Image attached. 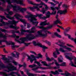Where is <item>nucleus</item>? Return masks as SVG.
Listing matches in <instances>:
<instances>
[{
    "mask_svg": "<svg viewBox=\"0 0 76 76\" xmlns=\"http://www.w3.org/2000/svg\"><path fill=\"white\" fill-rule=\"evenodd\" d=\"M5 1L7 2L8 4H10V5L8 6L6 10V11L8 12L12 7L13 8V10L15 12H20L22 13H24V12L27 10L26 8H23L19 6H13L11 4V3H14L22 5L23 2H22V1L21 0H6Z\"/></svg>",
    "mask_w": 76,
    "mask_h": 76,
    "instance_id": "nucleus-1",
    "label": "nucleus"
},
{
    "mask_svg": "<svg viewBox=\"0 0 76 76\" xmlns=\"http://www.w3.org/2000/svg\"><path fill=\"white\" fill-rule=\"evenodd\" d=\"M0 18H1L2 19H1V22H2V24L0 23V26H5V25H7L9 24H11V25H15V26L16 25V23H18L19 21H15V20H13L12 21H9V23H5L3 21V19L4 20H7L6 18L4 16L2 15H0ZM3 38L4 39H7V34L3 35V34L1 33L0 34V38Z\"/></svg>",
    "mask_w": 76,
    "mask_h": 76,
    "instance_id": "nucleus-2",
    "label": "nucleus"
},
{
    "mask_svg": "<svg viewBox=\"0 0 76 76\" xmlns=\"http://www.w3.org/2000/svg\"><path fill=\"white\" fill-rule=\"evenodd\" d=\"M35 38V36H34L32 34H28L26 37L20 38V39L21 41V43L24 44L25 45V47H28L29 45L31 44V43H25V41L34 39Z\"/></svg>",
    "mask_w": 76,
    "mask_h": 76,
    "instance_id": "nucleus-3",
    "label": "nucleus"
},
{
    "mask_svg": "<svg viewBox=\"0 0 76 76\" xmlns=\"http://www.w3.org/2000/svg\"><path fill=\"white\" fill-rule=\"evenodd\" d=\"M26 13L28 14V15H26L25 18H27L28 20L32 22L33 24H35L37 23V25L36 26H37L39 22L38 21L34 22L33 20H37V19L36 18H37V16H33V15L31 14V12H29V11H26Z\"/></svg>",
    "mask_w": 76,
    "mask_h": 76,
    "instance_id": "nucleus-4",
    "label": "nucleus"
},
{
    "mask_svg": "<svg viewBox=\"0 0 76 76\" xmlns=\"http://www.w3.org/2000/svg\"><path fill=\"white\" fill-rule=\"evenodd\" d=\"M20 27L21 28V29L20 30L21 31V34L23 35L24 34L25 32H28V33H30V34L34 33L36 32V29H35V27L33 26L31 29V30L30 29H28V30H25L24 29H26L25 27L23 26V25H20Z\"/></svg>",
    "mask_w": 76,
    "mask_h": 76,
    "instance_id": "nucleus-5",
    "label": "nucleus"
},
{
    "mask_svg": "<svg viewBox=\"0 0 76 76\" xmlns=\"http://www.w3.org/2000/svg\"><path fill=\"white\" fill-rule=\"evenodd\" d=\"M38 56H35L33 55H30L31 57L29 56H28V59L30 60V62L31 63L33 62V61L35 60L34 63L37 64L39 62L37 61V59L36 58H41L42 57V56L41 54H38Z\"/></svg>",
    "mask_w": 76,
    "mask_h": 76,
    "instance_id": "nucleus-6",
    "label": "nucleus"
},
{
    "mask_svg": "<svg viewBox=\"0 0 76 76\" xmlns=\"http://www.w3.org/2000/svg\"><path fill=\"white\" fill-rule=\"evenodd\" d=\"M56 44H57L60 46V47H63L64 48H65L66 49V50H67L69 51H72V49H71L70 48L67 47L66 46L63 45H64L65 44V43L64 42H63L61 41V40H58V42H57L56 43Z\"/></svg>",
    "mask_w": 76,
    "mask_h": 76,
    "instance_id": "nucleus-7",
    "label": "nucleus"
},
{
    "mask_svg": "<svg viewBox=\"0 0 76 76\" xmlns=\"http://www.w3.org/2000/svg\"><path fill=\"white\" fill-rule=\"evenodd\" d=\"M5 42L6 44H8L9 45L11 44L12 48L13 50H15V48H18V47H19V46H16L15 45V43L12 42L10 41L9 42H7V41L6 39L2 40H0V45H2V43H1V42Z\"/></svg>",
    "mask_w": 76,
    "mask_h": 76,
    "instance_id": "nucleus-8",
    "label": "nucleus"
},
{
    "mask_svg": "<svg viewBox=\"0 0 76 76\" xmlns=\"http://www.w3.org/2000/svg\"><path fill=\"white\" fill-rule=\"evenodd\" d=\"M30 4H31L34 5V6L33 7H29V8H30V10L32 11V12H35V9H37V11L39 10V8L38 7V6H39L37 5V4L34 3V2L32 1L30 2Z\"/></svg>",
    "mask_w": 76,
    "mask_h": 76,
    "instance_id": "nucleus-9",
    "label": "nucleus"
},
{
    "mask_svg": "<svg viewBox=\"0 0 76 76\" xmlns=\"http://www.w3.org/2000/svg\"><path fill=\"white\" fill-rule=\"evenodd\" d=\"M14 16L15 17V18L17 19H18V20H20L21 22H23V23L25 22V19L19 18H23V16H22L20 14L16 13L15 15H14Z\"/></svg>",
    "mask_w": 76,
    "mask_h": 76,
    "instance_id": "nucleus-10",
    "label": "nucleus"
},
{
    "mask_svg": "<svg viewBox=\"0 0 76 76\" xmlns=\"http://www.w3.org/2000/svg\"><path fill=\"white\" fill-rule=\"evenodd\" d=\"M72 73L73 74L66 72L65 74L61 73V75H64L65 76H76V73L75 72H72Z\"/></svg>",
    "mask_w": 76,
    "mask_h": 76,
    "instance_id": "nucleus-11",
    "label": "nucleus"
},
{
    "mask_svg": "<svg viewBox=\"0 0 76 76\" xmlns=\"http://www.w3.org/2000/svg\"><path fill=\"white\" fill-rule=\"evenodd\" d=\"M8 13L9 14H7L5 12V15H7V16H6V18L10 19V20H12V19H13V17H12L9 15H12L13 14V12L12 11H10L8 12Z\"/></svg>",
    "mask_w": 76,
    "mask_h": 76,
    "instance_id": "nucleus-12",
    "label": "nucleus"
},
{
    "mask_svg": "<svg viewBox=\"0 0 76 76\" xmlns=\"http://www.w3.org/2000/svg\"><path fill=\"white\" fill-rule=\"evenodd\" d=\"M46 60H47L48 61H52L53 60H54V61L55 62V63H57V61L54 59V58L52 57L51 58H50V57H48V56H47V53H46Z\"/></svg>",
    "mask_w": 76,
    "mask_h": 76,
    "instance_id": "nucleus-13",
    "label": "nucleus"
},
{
    "mask_svg": "<svg viewBox=\"0 0 76 76\" xmlns=\"http://www.w3.org/2000/svg\"><path fill=\"white\" fill-rule=\"evenodd\" d=\"M39 68H40L41 69H52V67L51 66H50L49 67V68H48L47 67H36L35 68L32 69V70H33V71H36L38 69H39Z\"/></svg>",
    "mask_w": 76,
    "mask_h": 76,
    "instance_id": "nucleus-14",
    "label": "nucleus"
},
{
    "mask_svg": "<svg viewBox=\"0 0 76 76\" xmlns=\"http://www.w3.org/2000/svg\"><path fill=\"white\" fill-rule=\"evenodd\" d=\"M59 51L62 53H65L66 52V50L63 49L61 48H60L59 50L57 48L56 49V51L57 52V54H60V53L59 52Z\"/></svg>",
    "mask_w": 76,
    "mask_h": 76,
    "instance_id": "nucleus-15",
    "label": "nucleus"
},
{
    "mask_svg": "<svg viewBox=\"0 0 76 76\" xmlns=\"http://www.w3.org/2000/svg\"><path fill=\"white\" fill-rule=\"evenodd\" d=\"M11 54L13 57H15L16 58H18L19 57V53L18 52L15 51L12 53Z\"/></svg>",
    "mask_w": 76,
    "mask_h": 76,
    "instance_id": "nucleus-16",
    "label": "nucleus"
},
{
    "mask_svg": "<svg viewBox=\"0 0 76 76\" xmlns=\"http://www.w3.org/2000/svg\"><path fill=\"white\" fill-rule=\"evenodd\" d=\"M41 63L42 64H44L43 65L44 66H50L52 64H54V62H53L52 63H49L48 64L47 62L45 61H42L41 62Z\"/></svg>",
    "mask_w": 76,
    "mask_h": 76,
    "instance_id": "nucleus-17",
    "label": "nucleus"
},
{
    "mask_svg": "<svg viewBox=\"0 0 76 76\" xmlns=\"http://www.w3.org/2000/svg\"><path fill=\"white\" fill-rule=\"evenodd\" d=\"M47 22V20H46L43 22H41L40 23V25L41 26H45L46 25H49L50 23H46Z\"/></svg>",
    "mask_w": 76,
    "mask_h": 76,
    "instance_id": "nucleus-18",
    "label": "nucleus"
},
{
    "mask_svg": "<svg viewBox=\"0 0 76 76\" xmlns=\"http://www.w3.org/2000/svg\"><path fill=\"white\" fill-rule=\"evenodd\" d=\"M50 15H51V13H50V12L49 11H48L47 14H46V17L44 16L43 17L41 18V19H44V20H45V19H46V18H50Z\"/></svg>",
    "mask_w": 76,
    "mask_h": 76,
    "instance_id": "nucleus-19",
    "label": "nucleus"
},
{
    "mask_svg": "<svg viewBox=\"0 0 76 76\" xmlns=\"http://www.w3.org/2000/svg\"><path fill=\"white\" fill-rule=\"evenodd\" d=\"M38 46H39V47H41L43 48V51H44V52L45 51V49H48V47H46L45 46H43L42 45V44H41V43H38Z\"/></svg>",
    "mask_w": 76,
    "mask_h": 76,
    "instance_id": "nucleus-20",
    "label": "nucleus"
},
{
    "mask_svg": "<svg viewBox=\"0 0 76 76\" xmlns=\"http://www.w3.org/2000/svg\"><path fill=\"white\" fill-rule=\"evenodd\" d=\"M50 8L53 10L52 12L51 13V15H55L57 13V11L53 7H50Z\"/></svg>",
    "mask_w": 76,
    "mask_h": 76,
    "instance_id": "nucleus-21",
    "label": "nucleus"
},
{
    "mask_svg": "<svg viewBox=\"0 0 76 76\" xmlns=\"http://www.w3.org/2000/svg\"><path fill=\"white\" fill-rule=\"evenodd\" d=\"M55 63L56 66H66V65L65 62H64L62 63L61 64H59L57 62H56Z\"/></svg>",
    "mask_w": 76,
    "mask_h": 76,
    "instance_id": "nucleus-22",
    "label": "nucleus"
},
{
    "mask_svg": "<svg viewBox=\"0 0 76 76\" xmlns=\"http://www.w3.org/2000/svg\"><path fill=\"white\" fill-rule=\"evenodd\" d=\"M2 60H4L5 63H10V61H9V59H8L6 58L3 57L2 58Z\"/></svg>",
    "mask_w": 76,
    "mask_h": 76,
    "instance_id": "nucleus-23",
    "label": "nucleus"
},
{
    "mask_svg": "<svg viewBox=\"0 0 76 76\" xmlns=\"http://www.w3.org/2000/svg\"><path fill=\"white\" fill-rule=\"evenodd\" d=\"M42 30H40L39 31H37V33L38 35H36V37H38L39 36H41L42 35V32L43 31Z\"/></svg>",
    "mask_w": 76,
    "mask_h": 76,
    "instance_id": "nucleus-24",
    "label": "nucleus"
},
{
    "mask_svg": "<svg viewBox=\"0 0 76 76\" xmlns=\"http://www.w3.org/2000/svg\"><path fill=\"white\" fill-rule=\"evenodd\" d=\"M58 23L61 24V22H60V20L58 19H57L56 21L54 22L53 25H56V24H57Z\"/></svg>",
    "mask_w": 76,
    "mask_h": 76,
    "instance_id": "nucleus-25",
    "label": "nucleus"
},
{
    "mask_svg": "<svg viewBox=\"0 0 76 76\" xmlns=\"http://www.w3.org/2000/svg\"><path fill=\"white\" fill-rule=\"evenodd\" d=\"M50 73L53 74V75H59L60 73L58 72V71L57 70H56L54 72L53 71H51Z\"/></svg>",
    "mask_w": 76,
    "mask_h": 76,
    "instance_id": "nucleus-26",
    "label": "nucleus"
},
{
    "mask_svg": "<svg viewBox=\"0 0 76 76\" xmlns=\"http://www.w3.org/2000/svg\"><path fill=\"white\" fill-rule=\"evenodd\" d=\"M9 27L10 28H13V29H19V27L15 26L13 25H11L9 26Z\"/></svg>",
    "mask_w": 76,
    "mask_h": 76,
    "instance_id": "nucleus-27",
    "label": "nucleus"
},
{
    "mask_svg": "<svg viewBox=\"0 0 76 76\" xmlns=\"http://www.w3.org/2000/svg\"><path fill=\"white\" fill-rule=\"evenodd\" d=\"M52 26H47L45 28H44V30H43V32L44 31H46V30H48L49 29H51V28H52Z\"/></svg>",
    "mask_w": 76,
    "mask_h": 76,
    "instance_id": "nucleus-28",
    "label": "nucleus"
},
{
    "mask_svg": "<svg viewBox=\"0 0 76 76\" xmlns=\"http://www.w3.org/2000/svg\"><path fill=\"white\" fill-rule=\"evenodd\" d=\"M65 57L69 60H72L73 58V56H72L71 57H70L68 56H66Z\"/></svg>",
    "mask_w": 76,
    "mask_h": 76,
    "instance_id": "nucleus-29",
    "label": "nucleus"
},
{
    "mask_svg": "<svg viewBox=\"0 0 76 76\" xmlns=\"http://www.w3.org/2000/svg\"><path fill=\"white\" fill-rule=\"evenodd\" d=\"M69 38L70 39V40H72V41H73L75 42V43L76 44V38H71L70 36H69Z\"/></svg>",
    "mask_w": 76,
    "mask_h": 76,
    "instance_id": "nucleus-30",
    "label": "nucleus"
},
{
    "mask_svg": "<svg viewBox=\"0 0 76 76\" xmlns=\"http://www.w3.org/2000/svg\"><path fill=\"white\" fill-rule=\"evenodd\" d=\"M10 37H14V38H19V36H17L15 34H13L11 36H10Z\"/></svg>",
    "mask_w": 76,
    "mask_h": 76,
    "instance_id": "nucleus-31",
    "label": "nucleus"
},
{
    "mask_svg": "<svg viewBox=\"0 0 76 76\" xmlns=\"http://www.w3.org/2000/svg\"><path fill=\"white\" fill-rule=\"evenodd\" d=\"M54 35L57 37H58V38H61V36L58 34L56 32H55Z\"/></svg>",
    "mask_w": 76,
    "mask_h": 76,
    "instance_id": "nucleus-32",
    "label": "nucleus"
},
{
    "mask_svg": "<svg viewBox=\"0 0 76 76\" xmlns=\"http://www.w3.org/2000/svg\"><path fill=\"white\" fill-rule=\"evenodd\" d=\"M44 33H45V34H52L51 32L47 30H44Z\"/></svg>",
    "mask_w": 76,
    "mask_h": 76,
    "instance_id": "nucleus-33",
    "label": "nucleus"
},
{
    "mask_svg": "<svg viewBox=\"0 0 76 76\" xmlns=\"http://www.w3.org/2000/svg\"><path fill=\"white\" fill-rule=\"evenodd\" d=\"M57 13H59L60 15H63V10H59L57 12Z\"/></svg>",
    "mask_w": 76,
    "mask_h": 76,
    "instance_id": "nucleus-34",
    "label": "nucleus"
},
{
    "mask_svg": "<svg viewBox=\"0 0 76 76\" xmlns=\"http://www.w3.org/2000/svg\"><path fill=\"white\" fill-rule=\"evenodd\" d=\"M42 16H43V15L42 14H36V15H33V16H37H37H38V17H39V18H41V17H42Z\"/></svg>",
    "mask_w": 76,
    "mask_h": 76,
    "instance_id": "nucleus-35",
    "label": "nucleus"
},
{
    "mask_svg": "<svg viewBox=\"0 0 76 76\" xmlns=\"http://www.w3.org/2000/svg\"><path fill=\"white\" fill-rule=\"evenodd\" d=\"M37 66V65L35 64H34L31 65H30L28 66L29 67H31V68H32L33 67H35Z\"/></svg>",
    "mask_w": 76,
    "mask_h": 76,
    "instance_id": "nucleus-36",
    "label": "nucleus"
},
{
    "mask_svg": "<svg viewBox=\"0 0 76 76\" xmlns=\"http://www.w3.org/2000/svg\"><path fill=\"white\" fill-rule=\"evenodd\" d=\"M53 56L55 58H57V56L56 55V51H55L53 52Z\"/></svg>",
    "mask_w": 76,
    "mask_h": 76,
    "instance_id": "nucleus-37",
    "label": "nucleus"
},
{
    "mask_svg": "<svg viewBox=\"0 0 76 76\" xmlns=\"http://www.w3.org/2000/svg\"><path fill=\"white\" fill-rule=\"evenodd\" d=\"M46 34H42L41 37H42L43 38H45L47 36V34L45 33Z\"/></svg>",
    "mask_w": 76,
    "mask_h": 76,
    "instance_id": "nucleus-38",
    "label": "nucleus"
},
{
    "mask_svg": "<svg viewBox=\"0 0 76 76\" xmlns=\"http://www.w3.org/2000/svg\"><path fill=\"white\" fill-rule=\"evenodd\" d=\"M70 27H69L65 29V30L66 32H69L70 31Z\"/></svg>",
    "mask_w": 76,
    "mask_h": 76,
    "instance_id": "nucleus-39",
    "label": "nucleus"
},
{
    "mask_svg": "<svg viewBox=\"0 0 76 76\" xmlns=\"http://www.w3.org/2000/svg\"><path fill=\"white\" fill-rule=\"evenodd\" d=\"M76 0H74L72 1V6H75V5H76Z\"/></svg>",
    "mask_w": 76,
    "mask_h": 76,
    "instance_id": "nucleus-40",
    "label": "nucleus"
},
{
    "mask_svg": "<svg viewBox=\"0 0 76 76\" xmlns=\"http://www.w3.org/2000/svg\"><path fill=\"white\" fill-rule=\"evenodd\" d=\"M63 11L64 15L66 14V13H67V9H65L64 10H63Z\"/></svg>",
    "mask_w": 76,
    "mask_h": 76,
    "instance_id": "nucleus-41",
    "label": "nucleus"
},
{
    "mask_svg": "<svg viewBox=\"0 0 76 76\" xmlns=\"http://www.w3.org/2000/svg\"><path fill=\"white\" fill-rule=\"evenodd\" d=\"M41 12H42L43 14H44L45 12V10H44V8H43L42 10L40 11Z\"/></svg>",
    "mask_w": 76,
    "mask_h": 76,
    "instance_id": "nucleus-42",
    "label": "nucleus"
},
{
    "mask_svg": "<svg viewBox=\"0 0 76 76\" xmlns=\"http://www.w3.org/2000/svg\"><path fill=\"white\" fill-rule=\"evenodd\" d=\"M42 4L43 5H44V4H44V3L42 2H41V3L40 4H37V6H40V5H41Z\"/></svg>",
    "mask_w": 76,
    "mask_h": 76,
    "instance_id": "nucleus-43",
    "label": "nucleus"
},
{
    "mask_svg": "<svg viewBox=\"0 0 76 76\" xmlns=\"http://www.w3.org/2000/svg\"><path fill=\"white\" fill-rule=\"evenodd\" d=\"M33 43L34 45H38V44H40V43H39L37 44V42H36L35 41H33Z\"/></svg>",
    "mask_w": 76,
    "mask_h": 76,
    "instance_id": "nucleus-44",
    "label": "nucleus"
},
{
    "mask_svg": "<svg viewBox=\"0 0 76 76\" xmlns=\"http://www.w3.org/2000/svg\"><path fill=\"white\" fill-rule=\"evenodd\" d=\"M62 7L64 8H67L68 7V6H67V5H66L65 4H64L63 5Z\"/></svg>",
    "mask_w": 76,
    "mask_h": 76,
    "instance_id": "nucleus-45",
    "label": "nucleus"
},
{
    "mask_svg": "<svg viewBox=\"0 0 76 76\" xmlns=\"http://www.w3.org/2000/svg\"><path fill=\"white\" fill-rule=\"evenodd\" d=\"M0 31H1L2 32H6V30L3 29L1 28H0Z\"/></svg>",
    "mask_w": 76,
    "mask_h": 76,
    "instance_id": "nucleus-46",
    "label": "nucleus"
},
{
    "mask_svg": "<svg viewBox=\"0 0 76 76\" xmlns=\"http://www.w3.org/2000/svg\"><path fill=\"white\" fill-rule=\"evenodd\" d=\"M37 27H38L39 28H40V29H43V30H44V27H43V26H37Z\"/></svg>",
    "mask_w": 76,
    "mask_h": 76,
    "instance_id": "nucleus-47",
    "label": "nucleus"
},
{
    "mask_svg": "<svg viewBox=\"0 0 76 76\" xmlns=\"http://www.w3.org/2000/svg\"><path fill=\"white\" fill-rule=\"evenodd\" d=\"M48 3H49V4H52V5H53V6H56V4H54V3H53V2H48Z\"/></svg>",
    "mask_w": 76,
    "mask_h": 76,
    "instance_id": "nucleus-48",
    "label": "nucleus"
},
{
    "mask_svg": "<svg viewBox=\"0 0 76 76\" xmlns=\"http://www.w3.org/2000/svg\"><path fill=\"white\" fill-rule=\"evenodd\" d=\"M64 34L65 36H68V37L69 39H70V38H69V36H70L71 38H72L71 37V36L70 35H69L68 34H66L65 32H64Z\"/></svg>",
    "mask_w": 76,
    "mask_h": 76,
    "instance_id": "nucleus-49",
    "label": "nucleus"
},
{
    "mask_svg": "<svg viewBox=\"0 0 76 76\" xmlns=\"http://www.w3.org/2000/svg\"><path fill=\"white\" fill-rule=\"evenodd\" d=\"M0 64L2 65V66H0V69L1 67H3V66H4V64H3V63H2L1 61H0Z\"/></svg>",
    "mask_w": 76,
    "mask_h": 76,
    "instance_id": "nucleus-50",
    "label": "nucleus"
},
{
    "mask_svg": "<svg viewBox=\"0 0 76 76\" xmlns=\"http://www.w3.org/2000/svg\"><path fill=\"white\" fill-rule=\"evenodd\" d=\"M72 22L73 23H75L76 22V19H74L72 21Z\"/></svg>",
    "mask_w": 76,
    "mask_h": 76,
    "instance_id": "nucleus-51",
    "label": "nucleus"
},
{
    "mask_svg": "<svg viewBox=\"0 0 76 76\" xmlns=\"http://www.w3.org/2000/svg\"><path fill=\"white\" fill-rule=\"evenodd\" d=\"M58 61L59 62H60V63H61L63 62V60H61L60 58H58Z\"/></svg>",
    "mask_w": 76,
    "mask_h": 76,
    "instance_id": "nucleus-52",
    "label": "nucleus"
},
{
    "mask_svg": "<svg viewBox=\"0 0 76 76\" xmlns=\"http://www.w3.org/2000/svg\"><path fill=\"white\" fill-rule=\"evenodd\" d=\"M52 1H53L55 3H56V4H58L59 3V2H58V1H55V0H52Z\"/></svg>",
    "mask_w": 76,
    "mask_h": 76,
    "instance_id": "nucleus-53",
    "label": "nucleus"
},
{
    "mask_svg": "<svg viewBox=\"0 0 76 76\" xmlns=\"http://www.w3.org/2000/svg\"><path fill=\"white\" fill-rule=\"evenodd\" d=\"M30 27H31V25L29 23H27V28H29Z\"/></svg>",
    "mask_w": 76,
    "mask_h": 76,
    "instance_id": "nucleus-54",
    "label": "nucleus"
},
{
    "mask_svg": "<svg viewBox=\"0 0 76 76\" xmlns=\"http://www.w3.org/2000/svg\"><path fill=\"white\" fill-rule=\"evenodd\" d=\"M31 53H32V54H34L35 55H37V53H35L33 51H30Z\"/></svg>",
    "mask_w": 76,
    "mask_h": 76,
    "instance_id": "nucleus-55",
    "label": "nucleus"
},
{
    "mask_svg": "<svg viewBox=\"0 0 76 76\" xmlns=\"http://www.w3.org/2000/svg\"><path fill=\"white\" fill-rule=\"evenodd\" d=\"M44 6H45V9H48V6L46 4H44Z\"/></svg>",
    "mask_w": 76,
    "mask_h": 76,
    "instance_id": "nucleus-56",
    "label": "nucleus"
},
{
    "mask_svg": "<svg viewBox=\"0 0 76 76\" xmlns=\"http://www.w3.org/2000/svg\"><path fill=\"white\" fill-rule=\"evenodd\" d=\"M37 64L39 66H42V64H41L39 62H38Z\"/></svg>",
    "mask_w": 76,
    "mask_h": 76,
    "instance_id": "nucleus-57",
    "label": "nucleus"
},
{
    "mask_svg": "<svg viewBox=\"0 0 76 76\" xmlns=\"http://www.w3.org/2000/svg\"><path fill=\"white\" fill-rule=\"evenodd\" d=\"M13 63L14 64L15 66H17V64H18V63L15 61H13Z\"/></svg>",
    "mask_w": 76,
    "mask_h": 76,
    "instance_id": "nucleus-58",
    "label": "nucleus"
},
{
    "mask_svg": "<svg viewBox=\"0 0 76 76\" xmlns=\"http://www.w3.org/2000/svg\"><path fill=\"white\" fill-rule=\"evenodd\" d=\"M10 31L11 32H12V34H15V30H11Z\"/></svg>",
    "mask_w": 76,
    "mask_h": 76,
    "instance_id": "nucleus-59",
    "label": "nucleus"
},
{
    "mask_svg": "<svg viewBox=\"0 0 76 76\" xmlns=\"http://www.w3.org/2000/svg\"><path fill=\"white\" fill-rule=\"evenodd\" d=\"M61 4H62V2H61L60 3L58 4V7H60V6L61 5Z\"/></svg>",
    "mask_w": 76,
    "mask_h": 76,
    "instance_id": "nucleus-60",
    "label": "nucleus"
},
{
    "mask_svg": "<svg viewBox=\"0 0 76 76\" xmlns=\"http://www.w3.org/2000/svg\"><path fill=\"white\" fill-rule=\"evenodd\" d=\"M42 41L44 42H45V43H46V44H48V41L47 40H42Z\"/></svg>",
    "mask_w": 76,
    "mask_h": 76,
    "instance_id": "nucleus-61",
    "label": "nucleus"
},
{
    "mask_svg": "<svg viewBox=\"0 0 76 76\" xmlns=\"http://www.w3.org/2000/svg\"><path fill=\"white\" fill-rule=\"evenodd\" d=\"M66 45H67V46H68V47H73V46H72L70 45H69V44H67Z\"/></svg>",
    "mask_w": 76,
    "mask_h": 76,
    "instance_id": "nucleus-62",
    "label": "nucleus"
},
{
    "mask_svg": "<svg viewBox=\"0 0 76 76\" xmlns=\"http://www.w3.org/2000/svg\"><path fill=\"white\" fill-rule=\"evenodd\" d=\"M0 10H1V11H3L4 10L3 8L1 7H0Z\"/></svg>",
    "mask_w": 76,
    "mask_h": 76,
    "instance_id": "nucleus-63",
    "label": "nucleus"
},
{
    "mask_svg": "<svg viewBox=\"0 0 76 76\" xmlns=\"http://www.w3.org/2000/svg\"><path fill=\"white\" fill-rule=\"evenodd\" d=\"M15 41H16V42H19V40L17 39H15Z\"/></svg>",
    "mask_w": 76,
    "mask_h": 76,
    "instance_id": "nucleus-64",
    "label": "nucleus"
}]
</instances>
